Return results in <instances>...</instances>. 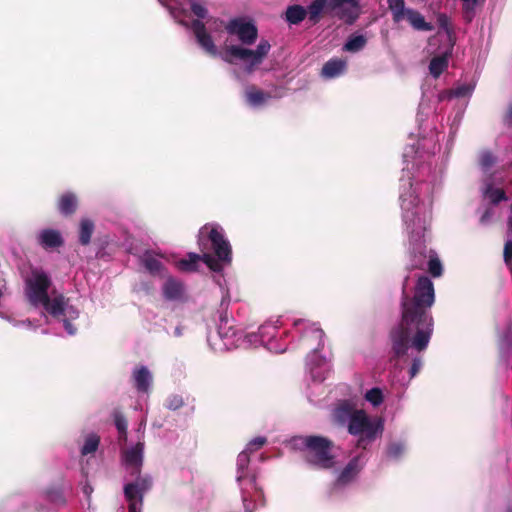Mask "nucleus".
Here are the masks:
<instances>
[{
    "label": "nucleus",
    "mask_w": 512,
    "mask_h": 512,
    "mask_svg": "<svg viewBox=\"0 0 512 512\" xmlns=\"http://www.w3.org/2000/svg\"><path fill=\"white\" fill-rule=\"evenodd\" d=\"M500 354L502 358H507L510 353H512V324L508 323L507 329L505 332L500 334V342H499ZM506 364H508V360L505 359Z\"/></svg>",
    "instance_id": "obj_28"
},
{
    "label": "nucleus",
    "mask_w": 512,
    "mask_h": 512,
    "mask_svg": "<svg viewBox=\"0 0 512 512\" xmlns=\"http://www.w3.org/2000/svg\"><path fill=\"white\" fill-rule=\"evenodd\" d=\"M442 264L435 253H430L428 261V271L434 277H439L442 274Z\"/></svg>",
    "instance_id": "obj_37"
},
{
    "label": "nucleus",
    "mask_w": 512,
    "mask_h": 512,
    "mask_svg": "<svg viewBox=\"0 0 512 512\" xmlns=\"http://www.w3.org/2000/svg\"><path fill=\"white\" fill-rule=\"evenodd\" d=\"M464 18L467 22H471L475 16L477 6L484 3L485 0H461Z\"/></svg>",
    "instance_id": "obj_33"
},
{
    "label": "nucleus",
    "mask_w": 512,
    "mask_h": 512,
    "mask_svg": "<svg viewBox=\"0 0 512 512\" xmlns=\"http://www.w3.org/2000/svg\"><path fill=\"white\" fill-rule=\"evenodd\" d=\"M448 66V59L445 56L434 57L429 64V71L435 78L439 77Z\"/></svg>",
    "instance_id": "obj_32"
},
{
    "label": "nucleus",
    "mask_w": 512,
    "mask_h": 512,
    "mask_svg": "<svg viewBox=\"0 0 512 512\" xmlns=\"http://www.w3.org/2000/svg\"><path fill=\"white\" fill-rule=\"evenodd\" d=\"M162 6L166 7L172 17L180 24L188 26L187 22L183 19L187 15V4L190 5L192 13L198 18L191 23V30L195 36L198 45L209 55L218 56V50L211 34L208 32L217 30L218 21L216 19H207L203 23L201 19H206L208 10L202 0H158Z\"/></svg>",
    "instance_id": "obj_6"
},
{
    "label": "nucleus",
    "mask_w": 512,
    "mask_h": 512,
    "mask_svg": "<svg viewBox=\"0 0 512 512\" xmlns=\"http://www.w3.org/2000/svg\"><path fill=\"white\" fill-rule=\"evenodd\" d=\"M81 471H82L83 476L87 477L88 470H87V468L83 464L81 466Z\"/></svg>",
    "instance_id": "obj_48"
},
{
    "label": "nucleus",
    "mask_w": 512,
    "mask_h": 512,
    "mask_svg": "<svg viewBox=\"0 0 512 512\" xmlns=\"http://www.w3.org/2000/svg\"><path fill=\"white\" fill-rule=\"evenodd\" d=\"M364 398L373 407H378L382 404L384 396H383V392L380 388L374 387L365 393Z\"/></svg>",
    "instance_id": "obj_35"
},
{
    "label": "nucleus",
    "mask_w": 512,
    "mask_h": 512,
    "mask_svg": "<svg viewBox=\"0 0 512 512\" xmlns=\"http://www.w3.org/2000/svg\"><path fill=\"white\" fill-rule=\"evenodd\" d=\"M165 407L169 410L175 411L184 405V399L179 394H171L165 400Z\"/></svg>",
    "instance_id": "obj_38"
},
{
    "label": "nucleus",
    "mask_w": 512,
    "mask_h": 512,
    "mask_svg": "<svg viewBox=\"0 0 512 512\" xmlns=\"http://www.w3.org/2000/svg\"><path fill=\"white\" fill-rule=\"evenodd\" d=\"M436 149L432 138L423 137L417 141V147H408L403 153L406 167L400 180L399 202L414 257H425V234L432 218L435 177L425 179L430 174L431 164L423 160L434 155Z\"/></svg>",
    "instance_id": "obj_2"
},
{
    "label": "nucleus",
    "mask_w": 512,
    "mask_h": 512,
    "mask_svg": "<svg viewBox=\"0 0 512 512\" xmlns=\"http://www.w3.org/2000/svg\"><path fill=\"white\" fill-rule=\"evenodd\" d=\"M462 116H463V111L457 113L455 119H454V123H456L457 125L459 124V122L461 121L462 119Z\"/></svg>",
    "instance_id": "obj_46"
},
{
    "label": "nucleus",
    "mask_w": 512,
    "mask_h": 512,
    "mask_svg": "<svg viewBox=\"0 0 512 512\" xmlns=\"http://www.w3.org/2000/svg\"><path fill=\"white\" fill-rule=\"evenodd\" d=\"M335 424L346 428L347 432L356 437V446L366 450L384 430V422L379 417H370L364 410L344 402L332 413Z\"/></svg>",
    "instance_id": "obj_5"
},
{
    "label": "nucleus",
    "mask_w": 512,
    "mask_h": 512,
    "mask_svg": "<svg viewBox=\"0 0 512 512\" xmlns=\"http://www.w3.org/2000/svg\"><path fill=\"white\" fill-rule=\"evenodd\" d=\"M507 225H508V231H509L510 233H512V216H509V217H508V223H507Z\"/></svg>",
    "instance_id": "obj_47"
},
{
    "label": "nucleus",
    "mask_w": 512,
    "mask_h": 512,
    "mask_svg": "<svg viewBox=\"0 0 512 512\" xmlns=\"http://www.w3.org/2000/svg\"><path fill=\"white\" fill-rule=\"evenodd\" d=\"M509 113H510V116L512 117V107L510 108Z\"/></svg>",
    "instance_id": "obj_51"
},
{
    "label": "nucleus",
    "mask_w": 512,
    "mask_h": 512,
    "mask_svg": "<svg viewBox=\"0 0 512 512\" xmlns=\"http://www.w3.org/2000/svg\"><path fill=\"white\" fill-rule=\"evenodd\" d=\"M115 426L119 432V440L127 441V420L120 411H115L113 414Z\"/></svg>",
    "instance_id": "obj_34"
},
{
    "label": "nucleus",
    "mask_w": 512,
    "mask_h": 512,
    "mask_svg": "<svg viewBox=\"0 0 512 512\" xmlns=\"http://www.w3.org/2000/svg\"><path fill=\"white\" fill-rule=\"evenodd\" d=\"M223 322L227 324V320L224 321V319H221V324L218 327V335L223 340H229L230 338L234 337L236 335V331L229 327L227 330L222 326Z\"/></svg>",
    "instance_id": "obj_39"
},
{
    "label": "nucleus",
    "mask_w": 512,
    "mask_h": 512,
    "mask_svg": "<svg viewBox=\"0 0 512 512\" xmlns=\"http://www.w3.org/2000/svg\"><path fill=\"white\" fill-rule=\"evenodd\" d=\"M36 242L44 250L51 251L61 247L64 244V239L59 230L45 228L37 232Z\"/></svg>",
    "instance_id": "obj_18"
},
{
    "label": "nucleus",
    "mask_w": 512,
    "mask_h": 512,
    "mask_svg": "<svg viewBox=\"0 0 512 512\" xmlns=\"http://www.w3.org/2000/svg\"><path fill=\"white\" fill-rule=\"evenodd\" d=\"M394 23L407 20L417 31H432L433 25L425 21L423 15L412 8L405 7L404 0H386Z\"/></svg>",
    "instance_id": "obj_13"
},
{
    "label": "nucleus",
    "mask_w": 512,
    "mask_h": 512,
    "mask_svg": "<svg viewBox=\"0 0 512 512\" xmlns=\"http://www.w3.org/2000/svg\"><path fill=\"white\" fill-rule=\"evenodd\" d=\"M347 61L340 58H333L327 61L321 70V76L325 79H334L345 73Z\"/></svg>",
    "instance_id": "obj_22"
},
{
    "label": "nucleus",
    "mask_w": 512,
    "mask_h": 512,
    "mask_svg": "<svg viewBox=\"0 0 512 512\" xmlns=\"http://www.w3.org/2000/svg\"><path fill=\"white\" fill-rule=\"evenodd\" d=\"M492 214H493V213H492V211H491L490 209H487V210L483 213V215L481 216V218H480V222H481L482 224H487V223L489 222V220H490V218H491Z\"/></svg>",
    "instance_id": "obj_43"
},
{
    "label": "nucleus",
    "mask_w": 512,
    "mask_h": 512,
    "mask_svg": "<svg viewBox=\"0 0 512 512\" xmlns=\"http://www.w3.org/2000/svg\"><path fill=\"white\" fill-rule=\"evenodd\" d=\"M51 285L46 272L33 269L25 279V296L32 307L41 310L47 323L61 324L72 336L77 331L72 322L79 318L80 311L62 293L50 290Z\"/></svg>",
    "instance_id": "obj_3"
},
{
    "label": "nucleus",
    "mask_w": 512,
    "mask_h": 512,
    "mask_svg": "<svg viewBox=\"0 0 512 512\" xmlns=\"http://www.w3.org/2000/svg\"><path fill=\"white\" fill-rule=\"evenodd\" d=\"M163 298L169 302H182L186 297V289L183 282L169 276L161 287Z\"/></svg>",
    "instance_id": "obj_17"
},
{
    "label": "nucleus",
    "mask_w": 512,
    "mask_h": 512,
    "mask_svg": "<svg viewBox=\"0 0 512 512\" xmlns=\"http://www.w3.org/2000/svg\"><path fill=\"white\" fill-rule=\"evenodd\" d=\"M293 448L303 451L307 463L321 469L334 465L332 442L322 436H297L291 439Z\"/></svg>",
    "instance_id": "obj_10"
},
{
    "label": "nucleus",
    "mask_w": 512,
    "mask_h": 512,
    "mask_svg": "<svg viewBox=\"0 0 512 512\" xmlns=\"http://www.w3.org/2000/svg\"><path fill=\"white\" fill-rule=\"evenodd\" d=\"M367 44V38L362 34H352L343 45L342 50L350 53H357L364 49Z\"/></svg>",
    "instance_id": "obj_27"
},
{
    "label": "nucleus",
    "mask_w": 512,
    "mask_h": 512,
    "mask_svg": "<svg viewBox=\"0 0 512 512\" xmlns=\"http://www.w3.org/2000/svg\"><path fill=\"white\" fill-rule=\"evenodd\" d=\"M100 437L95 433H89L84 437L83 444L80 447L81 457H93L99 448Z\"/></svg>",
    "instance_id": "obj_26"
},
{
    "label": "nucleus",
    "mask_w": 512,
    "mask_h": 512,
    "mask_svg": "<svg viewBox=\"0 0 512 512\" xmlns=\"http://www.w3.org/2000/svg\"><path fill=\"white\" fill-rule=\"evenodd\" d=\"M409 277L402 284L401 321L390 332L393 356L392 381L407 387L422 368L420 353L429 345L434 329L430 309L435 301L433 282L426 276L419 277L410 297L406 288Z\"/></svg>",
    "instance_id": "obj_1"
},
{
    "label": "nucleus",
    "mask_w": 512,
    "mask_h": 512,
    "mask_svg": "<svg viewBox=\"0 0 512 512\" xmlns=\"http://www.w3.org/2000/svg\"><path fill=\"white\" fill-rule=\"evenodd\" d=\"M77 206L78 198L73 192H65L58 199L57 207L62 215L68 216L73 214Z\"/></svg>",
    "instance_id": "obj_24"
},
{
    "label": "nucleus",
    "mask_w": 512,
    "mask_h": 512,
    "mask_svg": "<svg viewBox=\"0 0 512 512\" xmlns=\"http://www.w3.org/2000/svg\"><path fill=\"white\" fill-rule=\"evenodd\" d=\"M266 443L265 437H256L252 439L245 447L243 451H241L237 457V475L236 480L240 486L242 493V500L245 512H253L248 505V494L249 490L247 485H249L257 494H259V500L262 499V491L257 486L255 475H250L248 471V466L250 463V454L253 451L260 449Z\"/></svg>",
    "instance_id": "obj_11"
},
{
    "label": "nucleus",
    "mask_w": 512,
    "mask_h": 512,
    "mask_svg": "<svg viewBox=\"0 0 512 512\" xmlns=\"http://www.w3.org/2000/svg\"><path fill=\"white\" fill-rule=\"evenodd\" d=\"M407 451V443L405 440L396 439L387 444L385 455L391 461H400Z\"/></svg>",
    "instance_id": "obj_25"
},
{
    "label": "nucleus",
    "mask_w": 512,
    "mask_h": 512,
    "mask_svg": "<svg viewBox=\"0 0 512 512\" xmlns=\"http://www.w3.org/2000/svg\"><path fill=\"white\" fill-rule=\"evenodd\" d=\"M421 263H422V261H421V260H417V261H415L414 266H415V267H418L419 265H421Z\"/></svg>",
    "instance_id": "obj_49"
},
{
    "label": "nucleus",
    "mask_w": 512,
    "mask_h": 512,
    "mask_svg": "<svg viewBox=\"0 0 512 512\" xmlns=\"http://www.w3.org/2000/svg\"><path fill=\"white\" fill-rule=\"evenodd\" d=\"M183 335V329L181 326H177L175 329H174V336L175 337H180Z\"/></svg>",
    "instance_id": "obj_45"
},
{
    "label": "nucleus",
    "mask_w": 512,
    "mask_h": 512,
    "mask_svg": "<svg viewBox=\"0 0 512 512\" xmlns=\"http://www.w3.org/2000/svg\"><path fill=\"white\" fill-rule=\"evenodd\" d=\"M82 492L87 499L90 500L91 494L93 493V487L88 482H85L82 485Z\"/></svg>",
    "instance_id": "obj_42"
},
{
    "label": "nucleus",
    "mask_w": 512,
    "mask_h": 512,
    "mask_svg": "<svg viewBox=\"0 0 512 512\" xmlns=\"http://www.w3.org/2000/svg\"><path fill=\"white\" fill-rule=\"evenodd\" d=\"M280 317L267 320L258 329V332L247 334V342L252 346H263L270 352L282 353L287 350V342L282 338L278 339V328L281 326Z\"/></svg>",
    "instance_id": "obj_12"
},
{
    "label": "nucleus",
    "mask_w": 512,
    "mask_h": 512,
    "mask_svg": "<svg viewBox=\"0 0 512 512\" xmlns=\"http://www.w3.org/2000/svg\"><path fill=\"white\" fill-rule=\"evenodd\" d=\"M307 11L303 6L292 5L286 10V21L290 24H298L304 20Z\"/></svg>",
    "instance_id": "obj_31"
},
{
    "label": "nucleus",
    "mask_w": 512,
    "mask_h": 512,
    "mask_svg": "<svg viewBox=\"0 0 512 512\" xmlns=\"http://www.w3.org/2000/svg\"><path fill=\"white\" fill-rule=\"evenodd\" d=\"M144 442L139 440L136 444L123 448L121 461L127 473L135 480L124 485V496L128 502L129 512H141L143 496L152 486L150 475H141L144 460Z\"/></svg>",
    "instance_id": "obj_8"
},
{
    "label": "nucleus",
    "mask_w": 512,
    "mask_h": 512,
    "mask_svg": "<svg viewBox=\"0 0 512 512\" xmlns=\"http://www.w3.org/2000/svg\"><path fill=\"white\" fill-rule=\"evenodd\" d=\"M230 36H235L241 45H226L221 58L229 63L236 65L243 63V70L246 74H251L257 66H259L268 55L271 45L268 40L262 39L256 49H249L243 45H252L258 37L256 26L243 18H234L225 26Z\"/></svg>",
    "instance_id": "obj_4"
},
{
    "label": "nucleus",
    "mask_w": 512,
    "mask_h": 512,
    "mask_svg": "<svg viewBox=\"0 0 512 512\" xmlns=\"http://www.w3.org/2000/svg\"><path fill=\"white\" fill-rule=\"evenodd\" d=\"M94 222L91 219L83 218L79 225V241L82 245H88L94 232Z\"/></svg>",
    "instance_id": "obj_30"
},
{
    "label": "nucleus",
    "mask_w": 512,
    "mask_h": 512,
    "mask_svg": "<svg viewBox=\"0 0 512 512\" xmlns=\"http://www.w3.org/2000/svg\"><path fill=\"white\" fill-rule=\"evenodd\" d=\"M481 193L483 198L493 205H497L500 202L507 200L504 190L494 187L491 178H488L483 182Z\"/></svg>",
    "instance_id": "obj_23"
},
{
    "label": "nucleus",
    "mask_w": 512,
    "mask_h": 512,
    "mask_svg": "<svg viewBox=\"0 0 512 512\" xmlns=\"http://www.w3.org/2000/svg\"><path fill=\"white\" fill-rule=\"evenodd\" d=\"M48 497L51 501L53 502H56V503H63L64 502V498L61 494L60 491H49L48 492Z\"/></svg>",
    "instance_id": "obj_41"
},
{
    "label": "nucleus",
    "mask_w": 512,
    "mask_h": 512,
    "mask_svg": "<svg viewBox=\"0 0 512 512\" xmlns=\"http://www.w3.org/2000/svg\"><path fill=\"white\" fill-rule=\"evenodd\" d=\"M244 97L247 105L256 109L266 105L274 96L270 92H264L255 86H249L245 89Z\"/></svg>",
    "instance_id": "obj_19"
},
{
    "label": "nucleus",
    "mask_w": 512,
    "mask_h": 512,
    "mask_svg": "<svg viewBox=\"0 0 512 512\" xmlns=\"http://www.w3.org/2000/svg\"><path fill=\"white\" fill-rule=\"evenodd\" d=\"M496 163V157L488 150L482 151L479 155V164L483 171H489Z\"/></svg>",
    "instance_id": "obj_36"
},
{
    "label": "nucleus",
    "mask_w": 512,
    "mask_h": 512,
    "mask_svg": "<svg viewBox=\"0 0 512 512\" xmlns=\"http://www.w3.org/2000/svg\"><path fill=\"white\" fill-rule=\"evenodd\" d=\"M509 216H512V203H511V207H510V215Z\"/></svg>",
    "instance_id": "obj_50"
},
{
    "label": "nucleus",
    "mask_w": 512,
    "mask_h": 512,
    "mask_svg": "<svg viewBox=\"0 0 512 512\" xmlns=\"http://www.w3.org/2000/svg\"><path fill=\"white\" fill-rule=\"evenodd\" d=\"M162 256L153 251H146L140 257L141 264L153 276H164V266L161 260Z\"/></svg>",
    "instance_id": "obj_21"
},
{
    "label": "nucleus",
    "mask_w": 512,
    "mask_h": 512,
    "mask_svg": "<svg viewBox=\"0 0 512 512\" xmlns=\"http://www.w3.org/2000/svg\"><path fill=\"white\" fill-rule=\"evenodd\" d=\"M329 1L330 0H314L306 9L309 20L316 23L323 11L326 10L329 12Z\"/></svg>",
    "instance_id": "obj_29"
},
{
    "label": "nucleus",
    "mask_w": 512,
    "mask_h": 512,
    "mask_svg": "<svg viewBox=\"0 0 512 512\" xmlns=\"http://www.w3.org/2000/svg\"><path fill=\"white\" fill-rule=\"evenodd\" d=\"M437 21H438L439 27L441 29L445 30L446 32H449V29H450L449 18L445 14H439L437 17Z\"/></svg>",
    "instance_id": "obj_40"
},
{
    "label": "nucleus",
    "mask_w": 512,
    "mask_h": 512,
    "mask_svg": "<svg viewBox=\"0 0 512 512\" xmlns=\"http://www.w3.org/2000/svg\"><path fill=\"white\" fill-rule=\"evenodd\" d=\"M475 82L457 83L452 89L442 93V99H465V106L475 89Z\"/></svg>",
    "instance_id": "obj_20"
},
{
    "label": "nucleus",
    "mask_w": 512,
    "mask_h": 512,
    "mask_svg": "<svg viewBox=\"0 0 512 512\" xmlns=\"http://www.w3.org/2000/svg\"><path fill=\"white\" fill-rule=\"evenodd\" d=\"M294 331L299 334L301 344L310 348L306 357V369L313 381L323 382L331 372V362L326 356L320 354L324 346V332L313 322L305 319H296L293 322Z\"/></svg>",
    "instance_id": "obj_9"
},
{
    "label": "nucleus",
    "mask_w": 512,
    "mask_h": 512,
    "mask_svg": "<svg viewBox=\"0 0 512 512\" xmlns=\"http://www.w3.org/2000/svg\"><path fill=\"white\" fill-rule=\"evenodd\" d=\"M131 380L139 394L149 395L153 385V374L147 366L134 367L131 372Z\"/></svg>",
    "instance_id": "obj_16"
},
{
    "label": "nucleus",
    "mask_w": 512,
    "mask_h": 512,
    "mask_svg": "<svg viewBox=\"0 0 512 512\" xmlns=\"http://www.w3.org/2000/svg\"><path fill=\"white\" fill-rule=\"evenodd\" d=\"M367 458L366 453L361 452L358 455L352 457L345 467L339 472L336 481L334 483V489H340L350 483H352L364 468Z\"/></svg>",
    "instance_id": "obj_15"
},
{
    "label": "nucleus",
    "mask_w": 512,
    "mask_h": 512,
    "mask_svg": "<svg viewBox=\"0 0 512 512\" xmlns=\"http://www.w3.org/2000/svg\"><path fill=\"white\" fill-rule=\"evenodd\" d=\"M199 235L201 238L207 237L210 240L217 260L207 253L203 255L188 253L186 257L177 261V268L182 272H195L200 263L204 262L211 270L221 271L220 262L229 264L232 259L231 245L225 237L224 229L215 223L206 224L200 229Z\"/></svg>",
    "instance_id": "obj_7"
},
{
    "label": "nucleus",
    "mask_w": 512,
    "mask_h": 512,
    "mask_svg": "<svg viewBox=\"0 0 512 512\" xmlns=\"http://www.w3.org/2000/svg\"><path fill=\"white\" fill-rule=\"evenodd\" d=\"M145 426H146V419H145V418H143V419L140 421L139 428H138V432H139V433H141V434H144Z\"/></svg>",
    "instance_id": "obj_44"
},
{
    "label": "nucleus",
    "mask_w": 512,
    "mask_h": 512,
    "mask_svg": "<svg viewBox=\"0 0 512 512\" xmlns=\"http://www.w3.org/2000/svg\"><path fill=\"white\" fill-rule=\"evenodd\" d=\"M329 12L344 21L353 24L359 17L360 5L358 0H330Z\"/></svg>",
    "instance_id": "obj_14"
}]
</instances>
